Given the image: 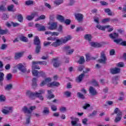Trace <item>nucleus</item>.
Listing matches in <instances>:
<instances>
[{
    "label": "nucleus",
    "mask_w": 126,
    "mask_h": 126,
    "mask_svg": "<svg viewBox=\"0 0 126 126\" xmlns=\"http://www.w3.org/2000/svg\"><path fill=\"white\" fill-rule=\"evenodd\" d=\"M7 48V45L5 44H3L1 45L0 49L1 50H5Z\"/></svg>",
    "instance_id": "603ef678"
},
{
    "label": "nucleus",
    "mask_w": 126,
    "mask_h": 126,
    "mask_svg": "<svg viewBox=\"0 0 126 126\" xmlns=\"http://www.w3.org/2000/svg\"><path fill=\"white\" fill-rule=\"evenodd\" d=\"M51 110L53 112H56V111L58 110V108H57V106L55 105H51Z\"/></svg>",
    "instance_id": "09e8293b"
},
{
    "label": "nucleus",
    "mask_w": 126,
    "mask_h": 126,
    "mask_svg": "<svg viewBox=\"0 0 126 126\" xmlns=\"http://www.w3.org/2000/svg\"><path fill=\"white\" fill-rule=\"evenodd\" d=\"M11 24H12L13 27H17V26H19V25H20L18 23H14L13 22H11Z\"/></svg>",
    "instance_id": "864d4df0"
},
{
    "label": "nucleus",
    "mask_w": 126,
    "mask_h": 126,
    "mask_svg": "<svg viewBox=\"0 0 126 126\" xmlns=\"http://www.w3.org/2000/svg\"><path fill=\"white\" fill-rule=\"evenodd\" d=\"M124 65L125 63H124L123 62H120L118 63V66L119 67H124Z\"/></svg>",
    "instance_id": "0e129e2a"
},
{
    "label": "nucleus",
    "mask_w": 126,
    "mask_h": 126,
    "mask_svg": "<svg viewBox=\"0 0 126 126\" xmlns=\"http://www.w3.org/2000/svg\"><path fill=\"white\" fill-rule=\"evenodd\" d=\"M83 77H84V74H81L79 75L78 78H76V81L78 83H80L82 81V79H83Z\"/></svg>",
    "instance_id": "393cba45"
},
{
    "label": "nucleus",
    "mask_w": 126,
    "mask_h": 126,
    "mask_svg": "<svg viewBox=\"0 0 126 126\" xmlns=\"http://www.w3.org/2000/svg\"><path fill=\"white\" fill-rule=\"evenodd\" d=\"M6 78L8 81H9V80H11V79L12 78V75L10 73H8L6 75Z\"/></svg>",
    "instance_id": "de8ad7c7"
},
{
    "label": "nucleus",
    "mask_w": 126,
    "mask_h": 126,
    "mask_svg": "<svg viewBox=\"0 0 126 126\" xmlns=\"http://www.w3.org/2000/svg\"><path fill=\"white\" fill-rule=\"evenodd\" d=\"M35 27L37 28L38 31L43 32L46 31V28L44 26H41L40 24H36Z\"/></svg>",
    "instance_id": "ddd939ff"
},
{
    "label": "nucleus",
    "mask_w": 126,
    "mask_h": 126,
    "mask_svg": "<svg viewBox=\"0 0 126 126\" xmlns=\"http://www.w3.org/2000/svg\"><path fill=\"white\" fill-rule=\"evenodd\" d=\"M60 111L61 112H65V111H66V108L64 107H62L61 108H60Z\"/></svg>",
    "instance_id": "338daca9"
},
{
    "label": "nucleus",
    "mask_w": 126,
    "mask_h": 126,
    "mask_svg": "<svg viewBox=\"0 0 126 126\" xmlns=\"http://www.w3.org/2000/svg\"><path fill=\"white\" fill-rule=\"evenodd\" d=\"M57 24H56V23H53L50 26L48 27V29H49V30H55L57 29Z\"/></svg>",
    "instance_id": "bb28decb"
},
{
    "label": "nucleus",
    "mask_w": 126,
    "mask_h": 126,
    "mask_svg": "<svg viewBox=\"0 0 126 126\" xmlns=\"http://www.w3.org/2000/svg\"><path fill=\"white\" fill-rule=\"evenodd\" d=\"M120 79V76H114L112 77V80H116V81H118Z\"/></svg>",
    "instance_id": "bf43d9fd"
},
{
    "label": "nucleus",
    "mask_w": 126,
    "mask_h": 126,
    "mask_svg": "<svg viewBox=\"0 0 126 126\" xmlns=\"http://www.w3.org/2000/svg\"><path fill=\"white\" fill-rule=\"evenodd\" d=\"M58 39V37H48L47 38L48 41H55V42H57Z\"/></svg>",
    "instance_id": "c03bdc74"
},
{
    "label": "nucleus",
    "mask_w": 126,
    "mask_h": 126,
    "mask_svg": "<svg viewBox=\"0 0 126 126\" xmlns=\"http://www.w3.org/2000/svg\"><path fill=\"white\" fill-rule=\"evenodd\" d=\"M90 107V104L88 103H85V106H83V108L84 110H86L87 108H89Z\"/></svg>",
    "instance_id": "680f3d73"
},
{
    "label": "nucleus",
    "mask_w": 126,
    "mask_h": 126,
    "mask_svg": "<svg viewBox=\"0 0 126 126\" xmlns=\"http://www.w3.org/2000/svg\"><path fill=\"white\" fill-rule=\"evenodd\" d=\"M37 63V61H33L32 63V70L40 69L41 67H39V65H37L38 63Z\"/></svg>",
    "instance_id": "2eb2a0df"
},
{
    "label": "nucleus",
    "mask_w": 126,
    "mask_h": 126,
    "mask_svg": "<svg viewBox=\"0 0 126 126\" xmlns=\"http://www.w3.org/2000/svg\"><path fill=\"white\" fill-rule=\"evenodd\" d=\"M53 66L54 67H59L60 66V62L56 59H53Z\"/></svg>",
    "instance_id": "a878e982"
},
{
    "label": "nucleus",
    "mask_w": 126,
    "mask_h": 126,
    "mask_svg": "<svg viewBox=\"0 0 126 126\" xmlns=\"http://www.w3.org/2000/svg\"><path fill=\"white\" fill-rule=\"evenodd\" d=\"M5 100H6V98H5V96L3 94H0V102H5Z\"/></svg>",
    "instance_id": "4c0bfd02"
},
{
    "label": "nucleus",
    "mask_w": 126,
    "mask_h": 126,
    "mask_svg": "<svg viewBox=\"0 0 126 126\" xmlns=\"http://www.w3.org/2000/svg\"><path fill=\"white\" fill-rule=\"evenodd\" d=\"M12 88H13L12 84H10L7 85L5 87V90H6L7 91H9V90H11Z\"/></svg>",
    "instance_id": "7c9ffc66"
},
{
    "label": "nucleus",
    "mask_w": 126,
    "mask_h": 126,
    "mask_svg": "<svg viewBox=\"0 0 126 126\" xmlns=\"http://www.w3.org/2000/svg\"><path fill=\"white\" fill-rule=\"evenodd\" d=\"M51 42L50 41H44L43 42V45L44 47H48V46H50L51 45Z\"/></svg>",
    "instance_id": "3c124183"
},
{
    "label": "nucleus",
    "mask_w": 126,
    "mask_h": 126,
    "mask_svg": "<svg viewBox=\"0 0 126 126\" xmlns=\"http://www.w3.org/2000/svg\"><path fill=\"white\" fill-rule=\"evenodd\" d=\"M58 32H61L63 33V26L60 25L58 29Z\"/></svg>",
    "instance_id": "69168bd1"
},
{
    "label": "nucleus",
    "mask_w": 126,
    "mask_h": 126,
    "mask_svg": "<svg viewBox=\"0 0 126 126\" xmlns=\"http://www.w3.org/2000/svg\"><path fill=\"white\" fill-rule=\"evenodd\" d=\"M97 114V111H93L92 113L90 114L88 117L89 118H93V117H95Z\"/></svg>",
    "instance_id": "37998d69"
},
{
    "label": "nucleus",
    "mask_w": 126,
    "mask_h": 126,
    "mask_svg": "<svg viewBox=\"0 0 126 126\" xmlns=\"http://www.w3.org/2000/svg\"><path fill=\"white\" fill-rule=\"evenodd\" d=\"M64 95H65V96H66L67 97H70V96L71 95V93H70V92L69 91H66L64 93Z\"/></svg>",
    "instance_id": "8fccbe9b"
},
{
    "label": "nucleus",
    "mask_w": 126,
    "mask_h": 126,
    "mask_svg": "<svg viewBox=\"0 0 126 126\" xmlns=\"http://www.w3.org/2000/svg\"><path fill=\"white\" fill-rule=\"evenodd\" d=\"M42 94H45V91L44 90H40L38 91V92H35L33 93L31 91L27 92V96H28L30 99L32 100L35 99V97H36V98H39L41 101H43L44 100V97H43Z\"/></svg>",
    "instance_id": "f257e3e1"
},
{
    "label": "nucleus",
    "mask_w": 126,
    "mask_h": 126,
    "mask_svg": "<svg viewBox=\"0 0 126 126\" xmlns=\"http://www.w3.org/2000/svg\"><path fill=\"white\" fill-rule=\"evenodd\" d=\"M85 62V60L84 59V57L81 56L78 61V63H79V64H83V63H84Z\"/></svg>",
    "instance_id": "cd10ccee"
},
{
    "label": "nucleus",
    "mask_w": 126,
    "mask_h": 126,
    "mask_svg": "<svg viewBox=\"0 0 126 126\" xmlns=\"http://www.w3.org/2000/svg\"><path fill=\"white\" fill-rule=\"evenodd\" d=\"M8 33V30H2L0 27V34L1 35H4V34H7Z\"/></svg>",
    "instance_id": "c85d7f7f"
},
{
    "label": "nucleus",
    "mask_w": 126,
    "mask_h": 126,
    "mask_svg": "<svg viewBox=\"0 0 126 126\" xmlns=\"http://www.w3.org/2000/svg\"><path fill=\"white\" fill-rule=\"evenodd\" d=\"M114 114H117V116L114 120L115 123H119L122 120V117L123 116V112L119 109V108H116L114 110Z\"/></svg>",
    "instance_id": "20e7f679"
},
{
    "label": "nucleus",
    "mask_w": 126,
    "mask_h": 126,
    "mask_svg": "<svg viewBox=\"0 0 126 126\" xmlns=\"http://www.w3.org/2000/svg\"><path fill=\"white\" fill-rule=\"evenodd\" d=\"M33 110H36L35 106H30L29 108H28L27 106H24L22 108V112H23V113H24V114H28V115H31Z\"/></svg>",
    "instance_id": "39448f33"
},
{
    "label": "nucleus",
    "mask_w": 126,
    "mask_h": 126,
    "mask_svg": "<svg viewBox=\"0 0 126 126\" xmlns=\"http://www.w3.org/2000/svg\"><path fill=\"white\" fill-rule=\"evenodd\" d=\"M40 76H41L42 77H46V74H45L44 71H40L38 73V77H40Z\"/></svg>",
    "instance_id": "a19ab883"
},
{
    "label": "nucleus",
    "mask_w": 126,
    "mask_h": 126,
    "mask_svg": "<svg viewBox=\"0 0 126 126\" xmlns=\"http://www.w3.org/2000/svg\"><path fill=\"white\" fill-rule=\"evenodd\" d=\"M109 27H111V26L108 25V26H101L100 25H97L96 26V28H98L99 30H102V31H105L106 30V28H109Z\"/></svg>",
    "instance_id": "a211bd4d"
},
{
    "label": "nucleus",
    "mask_w": 126,
    "mask_h": 126,
    "mask_svg": "<svg viewBox=\"0 0 126 126\" xmlns=\"http://www.w3.org/2000/svg\"><path fill=\"white\" fill-rule=\"evenodd\" d=\"M4 74L3 72H0V85L2 86L3 85V80L4 79Z\"/></svg>",
    "instance_id": "6ab92c4d"
},
{
    "label": "nucleus",
    "mask_w": 126,
    "mask_h": 126,
    "mask_svg": "<svg viewBox=\"0 0 126 126\" xmlns=\"http://www.w3.org/2000/svg\"><path fill=\"white\" fill-rule=\"evenodd\" d=\"M76 19L78 22H82L83 21L84 16L81 13H76L74 15Z\"/></svg>",
    "instance_id": "9d476101"
},
{
    "label": "nucleus",
    "mask_w": 126,
    "mask_h": 126,
    "mask_svg": "<svg viewBox=\"0 0 126 126\" xmlns=\"http://www.w3.org/2000/svg\"><path fill=\"white\" fill-rule=\"evenodd\" d=\"M32 73L33 76H39V72L37 70H32Z\"/></svg>",
    "instance_id": "e433bc0d"
},
{
    "label": "nucleus",
    "mask_w": 126,
    "mask_h": 126,
    "mask_svg": "<svg viewBox=\"0 0 126 126\" xmlns=\"http://www.w3.org/2000/svg\"><path fill=\"white\" fill-rule=\"evenodd\" d=\"M110 70L111 74H118L121 72V69L118 67L111 68Z\"/></svg>",
    "instance_id": "f8f14e48"
},
{
    "label": "nucleus",
    "mask_w": 126,
    "mask_h": 126,
    "mask_svg": "<svg viewBox=\"0 0 126 126\" xmlns=\"http://www.w3.org/2000/svg\"><path fill=\"white\" fill-rule=\"evenodd\" d=\"M32 88L33 89L36 88L37 87V78H33L32 81Z\"/></svg>",
    "instance_id": "412c9836"
},
{
    "label": "nucleus",
    "mask_w": 126,
    "mask_h": 126,
    "mask_svg": "<svg viewBox=\"0 0 126 126\" xmlns=\"http://www.w3.org/2000/svg\"><path fill=\"white\" fill-rule=\"evenodd\" d=\"M63 23H64V24H65L66 25H69L70 23H71V20L68 19H66L65 20H64Z\"/></svg>",
    "instance_id": "58836bf2"
},
{
    "label": "nucleus",
    "mask_w": 126,
    "mask_h": 126,
    "mask_svg": "<svg viewBox=\"0 0 126 126\" xmlns=\"http://www.w3.org/2000/svg\"><path fill=\"white\" fill-rule=\"evenodd\" d=\"M33 45L35 46V54H39L41 52L42 49V45H41V40L38 36L34 37L33 39Z\"/></svg>",
    "instance_id": "7ed1b4c3"
},
{
    "label": "nucleus",
    "mask_w": 126,
    "mask_h": 126,
    "mask_svg": "<svg viewBox=\"0 0 126 126\" xmlns=\"http://www.w3.org/2000/svg\"><path fill=\"white\" fill-rule=\"evenodd\" d=\"M98 62L99 63H102L103 64L107 63V57L104 51H102L100 53V59L98 60Z\"/></svg>",
    "instance_id": "423d86ee"
},
{
    "label": "nucleus",
    "mask_w": 126,
    "mask_h": 126,
    "mask_svg": "<svg viewBox=\"0 0 126 126\" xmlns=\"http://www.w3.org/2000/svg\"><path fill=\"white\" fill-rule=\"evenodd\" d=\"M72 37L70 35H68L66 36H65L63 38H61L60 39H57L56 41L54 42L51 44V46H53V47H55V48H57V47H60L61 45L62 44H65L67 41H70V40H71Z\"/></svg>",
    "instance_id": "f03ea898"
},
{
    "label": "nucleus",
    "mask_w": 126,
    "mask_h": 126,
    "mask_svg": "<svg viewBox=\"0 0 126 126\" xmlns=\"http://www.w3.org/2000/svg\"><path fill=\"white\" fill-rule=\"evenodd\" d=\"M79 31H84V29L82 27H78L76 29V32H79Z\"/></svg>",
    "instance_id": "6e6d98bb"
},
{
    "label": "nucleus",
    "mask_w": 126,
    "mask_h": 126,
    "mask_svg": "<svg viewBox=\"0 0 126 126\" xmlns=\"http://www.w3.org/2000/svg\"><path fill=\"white\" fill-rule=\"evenodd\" d=\"M89 91L92 95L93 96L96 95L97 94V91L95 89V88H94L93 87H90V88L89 89Z\"/></svg>",
    "instance_id": "f3484780"
},
{
    "label": "nucleus",
    "mask_w": 126,
    "mask_h": 126,
    "mask_svg": "<svg viewBox=\"0 0 126 126\" xmlns=\"http://www.w3.org/2000/svg\"><path fill=\"white\" fill-rule=\"evenodd\" d=\"M84 69V65H80L78 67L79 71H82L83 69Z\"/></svg>",
    "instance_id": "774afa93"
},
{
    "label": "nucleus",
    "mask_w": 126,
    "mask_h": 126,
    "mask_svg": "<svg viewBox=\"0 0 126 126\" xmlns=\"http://www.w3.org/2000/svg\"><path fill=\"white\" fill-rule=\"evenodd\" d=\"M106 104H104V107H107V105L109 106H112L113 104H114V102L113 101H108L106 102Z\"/></svg>",
    "instance_id": "a18cd8bd"
},
{
    "label": "nucleus",
    "mask_w": 126,
    "mask_h": 126,
    "mask_svg": "<svg viewBox=\"0 0 126 126\" xmlns=\"http://www.w3.org/2000/svg\"><path fill=\"white\" fill-rule=\"evenodd\" d=\"M26 5H33L34 4V1L29 0L28 1H26L25 2Z\"/></svg>",
    "instance_id": "72a5a7b5"
},
{
    "label": "nucleus",
    "mask_w": 126,
    "mask_h": 126,
    "mask_svg": "<svg viewBox=\"0 0 126 126\" xmlns=\"http://www.w3.org/2000/svg\"><path fill=\"white\" fill-rule=\"evenodd\" d=\"M92 47H94V48H100L102 47V45L100 43H98L97 42H90Z\"/></svg>",
    "instance_id": "aec40b11"
},
{
    "label": "nucleus",
    "mask_w": 126,
    "mask_h": 126,
    "mask_svg": "<svg viewBox=\"0 0 126 126\" xmlns=\"http://www.w3.org/2000/svg\"><path fill=\"white\" fill-rule=\"evenodd\" d=\"M104 12L106 13H108V15L112 16L113 15L112 11H111V9L109 8L104 9Z\"/></svg>",
    "instance_id": "f704fd0d"
},
{
    "label": "nucleus",
    "mask_w": 126,
    "mask_h": 126,
    "mask_svg": "<svg viewBox=\"0 0 126 126\" xmlns=\"http://www.w3.org/2000/svg\"><path fill=\"white\" fill-rule=\"evenodd\" d=\"M42 113L44 115H49V114H50V110H49V107H44Z\"/></svg>",
    "instance_id": "c756f323"
},
{
    "label": "nucleus",
    "mask_w": 126,
    "mask_h": 126,
    "mask_svg": "<svg viewBox=\"0 0 126 126\" xmlns=\"http://www.w3.org/2000/svg\"><path fill=\"white\" fill-rule=\"evenodd\" d=\"M60 83L58 82H53L51 83H49L47 85L48 87H52L53 86H54L55 87H59V86H60Z\"/></svg>",
    "instance_id": "dca6fc26"
},
{
    "label": "nucleus",
    "mask_w": 126,
    "mask_h": 126,
    "mask_svg": "<svg viewBox=\"0 0 126 126\" xmlns=\"http://www.w3.org/2000/svg\"><path fill=\"white\" fill-rule=\"evenodd\" d=\"M4 108L1 109V112L4 115H9L13 112V110L12 107H4Z\"/></svg>",
    "instance_id": "0eeeda50"
},
{
    "label": "nucleus",
    "mask_w": 126,
    "mask_h": 126,
    "mask_svg": "<svg viewBox=\"0 0 126 126\" xmlns=\"http://www.w3.org/2000/svg\"><path fill=\"white\" fill-rule=\"evenodd\" d=\"M77 97H78V98H80V99H85V96H84V94H82L80 92L77 93Z\"/></svg>",
    "instance_id": "473e14b6"
},
{
    "label": "nucleus",
    "mask_w": 126,
    "mask_h": 126,
    "mask_svg": "<svg viewBox=\"0 0 126 126\" xmlns=\"http://www.w3.org/2000/svg\"><path fill=\"white\" fill-rule=\"evenodd\" d=\"M84 38L89 41V43H90L92 41V35L88 34H85L84 36Z\"/></svg>",
    "instance_id": "5701e85b"
},
{
    "label": "nucleus",
    "mask_w": 126,
    "mask_h": 126,
    "mask_svg": "<svg viewBox=\"0 0 126 126\" xmlns=\"http://www.w3.org/2000/svg\"><path fill=\"white\" fill-rule=\"evenodd\" d=\"M70 49L71 48L69 46H66L63 47L64 51H65L66 52H68V51H69V50H70Z\"/></svg>",
    "instance_id": "13d9d810"
},
{
    "label": "nucleus",
    "mask_w": 126,
    "mask_h": 126,
    "mask_svg": "<svg viewBox=\"0 0 126 126\" xmlns=\"http://www.w3.org/2000/svg\"><path fill=\"white\" fill-rule=\"evenodd\" d=\"M57 19L61 22V23H63L64 21V17L61 15H57Z\"/></svg>",
    "instance_id": "b1692460"
},
{
    "label": "nucleus",
    "mask_w": 126,
    "mask_h": 126,
    "mask_svg": "<svg viewBox=\"0 0 126 126\" xmlns=\"http://www.w3.org/2000/svg\"><path fill=\"white\" fill-rule=\"evenodd\" d=\"M70 119L72 120L71 124L72 126H81V124L77 123L79 122V119L77 118H74L73 117H70Z\"/></svg>",
    "instance_id": "6e6552de"
},
{
    "label": "nucleus",
    "mask_w": 126,
    "mask_h": 126,
    "mask_svg": "<svg viewBox=\"0 0 126 126\" xmlns=\"http://www.w3.org/2000/svg\"><path fill=\"white\" fill-rule=\"evenodd\" d=\"M2 18L3 20H6V19H8V15L6 14H3Z\"/></svg>",
    "instance_id": "052dcab7"
},
{
    "label": "nucleus",
    "mask_w": 126,
    "mask_h": 126,
    "mask_svg": "<svg viewBox=\"0 0 126 126\" xmlns=\"http://www.w3.org/2000/svg\"><path fill=\"white\" fill-rule=\"evenodd\" d=\"M35 16H38V12H34L31 14V15L27 16L26 17V19L29 21H31V20H33V19H34V17Z\"/></svg>",
    "instance_id": "9b49d317"
},
{
    "label": "nucleus",
    "mask_w": 126,
    "mask_h": 126,
    "mask_svg": "<svg viewBox=\"0 0 126 126\" xmlns=\"http://www.w3.org/2000/svg\"><path fill=\"white\" fill-rule=\"evenodd\" d=\"M17 68L22 72V73H25L26 72L27 69L25 67V66L22 63H20L18 64Z\"/></svg>",
    "instance_id": "1a4fd4ad"
},
{
    "label": "nucleus",
    "mask_w": 126,
    "mask_h": 126,
    "mask_svg": "<svg viewBox=\"0 0 126 126\" xmlns=\"http://www.w3.org/2000/svg\"><path fill=\"white\" fill-rule=\"evenodd\" d=\"M75 1L74 0H69V2L67 4L68 6H72L74 4Z\"/></svg>",
    "instance_id": "49530a36"
},
{
    "label": "nucleus",
    "mask_w": 126,
    "mask_h": 126,
    "mask_svg": "<svg viewBox=\"0 0 126 126\" xmlns=\"http://www.w3.org/2000/svg\"><path fill=\"white\" fill-rule=\"evenodd\" d=\"M20 41H22V42H25V43L28 42L29 41L28 38L24 36H22L20 37Z\"/></svg>",
    "instance_id": "2f4dec72"
},
{
    "label": "nucleus",
    "mask_w": 126,
    "mask_h": 126,
    "mask_svg": "<svg viewBox=\"0 0 126 126\" xmlns=\"http://www.w3.org/2000/svg\"><path fill=\"white\" fill-rule=\"evenodd\" d=\"M5 7L3 5L0 6V11H5L6 10Z\"/></svg>",
    "instance_id": "e2e57ef3"
},
{
    "label": "nucleus",
    "mask_w": 126,
    "mask_h": 126,
    "mask_svg": "<svg viewBox=\"0 0 126 126\" xmlns=\"http://www.w3.org/2000/svg\"><path fill=\"white\" fill-rule=\"evenodd\" d=\"M110 56H115V54H116V51L115 49H111L109 52Z\"/></svg>",
    "instance_id": "4d7b16f0"
},
{
    "label": "nucleus",
    "mask_w": 126,
    "mask_h": 126,
    "mask_svg": "<svg viewBox=\"0 0 126 126\" xmlns=\"http://www.w3.org/2000/svg\"><path fill=\"white\" fill-rule=\"evenodd\" d=\"M63 2V0H56L54 1V3H55V4H57V5H60V4H62Z\"/></svg>",
    "instance_id": "79ce46f5"
},
{
    "label": "nucleus",
    "mask_w": 126,
    "mask_h": 126,
    "mask_svg": "<svg viewBox=\"0 0 126 126\" xmlns=\"http://www.w3.org/2000/svg\"><path fill=\"white\" fill-rule=\"evenodd\" d=\"M87 122H88L87 118H85L82 120V123L84 126H87Z\"/></svg>",
    "instance_id": "5fc2aeb1"
},
{
    "label": "nucleus",
    "mask_w": 126,
    "mask_h": 126,
    "mask_svg": "<svg viewBox=\"0 0 126 126\" xmlns=\"http://www.w3.org/2000/svg\"><path fill=\"white\" fill-rule=\"evenodd\" d=\"M17 19L18 21L19 22H21V23H22L23 22V17L22 16V15L19 14L17 16Z\"/></svg>",
    "instance_id": "c9c22d12"
},
{
    "label": "nucleus",
    "mask_w": 126,
    "mask_h": 126,
    "mask_svg": "<svg viewBox=\"0 0 126 126\" xmlns=\"http://www.w3.org/2000/svg\"><path fill=\"white\" fill-rule=\"evenodd\" d=\"M24 52H17L15 53L14 60H19L23 57Z\"/></svg>",
    "instance_id": "4468645a"
},
{
    "label": "nucleus",
    "mask_w": 126,
    "mask_h": 126,
    "mask_svg": "<svg viewBox=\"0 0 126 126\" xmlns=\"http://www.w3.org/2000/svg\"><path fill=\"white\" fill-rule=\"evenodd\" d=\"M109 37L111 39H116L119 37V33L117 32L111 33L109 34Z\"/></svg>",
    "instance_id": "4be33fe9"
},
{
    "label": "nucleus",
    "mask_w": 126,
    "mask_h": 126,
    "mask_svg": "<svg viewBox=\"0 0 126 126\" xmlns=\"http://www.w3.org/2000/svg\"><path fill=\"white\" fill-rule=\"evenodd\" d=\"M35 63H38V64L40 65L43 64V65H47V62L46 61H36Z\"/></svg>",
    "instance_id": "ea45409f"
}]
</instances>
